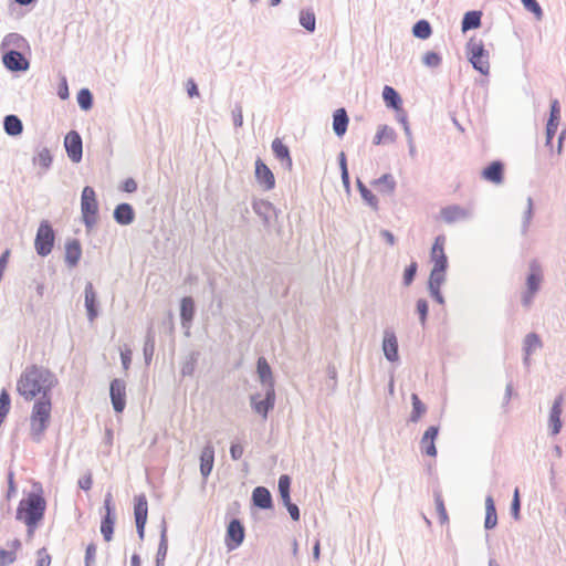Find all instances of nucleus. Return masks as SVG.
<instances>
[{
  "mask_svg": "<svg viewBox=\"0 0 566 566\" xmlns=\"http://www.w3.org/2000/svg\"><path fill=\"white\" fill-rule=\"evenodd\" d=\"M57 385L55 375L43 366L30 365L17 381V391L27 401L36 397H51V390Z\"/></svg>",
  "mask_w": 566,
  "mask_h": 566,
  "instance_id": "nucleus-1",
  "label": "nucleus"
},
{
  "mask_svg": "<svg viewBox=\"0 0 566 566\" xmlns=\"http://www.w3.org/2000/svg\"><path fill=\"white\" fill-rule=\"evenodd\" d=\"M446 237L438 235L433 242L430 252V259L433 263L430 272L428 287L431 296L439 303L444 304V298L440 292L442 284L446 282V272L448 269V258L444 253Z\"/></svg>",
  "mask_w": 566,
  "mask_h": 566,
  "instance_id": "nucleus-2",
  "label": "nucleus"
},
{
  "mask_svg": "<svg viewBox=\"0 0 566 566\" xmlns=\"http://www.w3.org/2000/svg\"><path fill=\"white\" fill-rule=\"evenodd\" d=\"M45 509L46 502L41 494L29 493L18 505L17 518L28 526L29 532H33L43 520Z\"/></svg>",
  "mask_w": 566,
  "mask_h": 566,
  "instance_id": "nucleus-3",
  "label": "nucleus"
},
{
  "mask_svg": "<svg viewBox=\"0 0 566 566\" xmlns=\"http://www.w3.org/2000/svg\"><path fill=\"white\" fill-rule=\"evenodd\" d=\"M52 397H40L32 406L30 415V436L40 442L51 423Z\"/></svg>",
  "mask_w": 566,
  "mask_h": 566,
  "instance_id": "nucleus-4",
  "label": "nucleus"
},
{
  "mask_svg": "<svg viewBox=\"0 0 566 566\" xmlns=\"http://www.w3.org/2000/svg\"><path fill=\"white\" fill-rule=\"evenodd\" d=\"M467 53L470 62L476 71L483 75L489 74V53L484 49V44L481 40L471 39L467 44Z\"/></svg>",
  "mask_w": 566,
  "mask_h": 566,
  "instance_id": "nucleus-5",
  "label": "nucleus"
},
{
  "mask_svg": "<svg viewBox=\"0 0 566 566\" xmlns=\"http://www.w3.org/2000/svg\"><path fill=\"white\" fill-rule=\"evenodd\" d=\"M82 218L87 228H92L97 221L98 203L96 193L92 187H84L81 196Z\"/></svg>",
  "mask_w": 566,
  "mask_h": 566,
  "instance_id": "nucleus-6",
  "label": "nucleus"
},
{
  "mask_svg": "<svg viewBox=\"0 0 566 566\" xmlns=\"http://www.w3.org/2000/svg\"><path fill=\"white\" fill-rule=\"evenodd\" d=\"M54 240L55 235L51 224L46 220L42 221L38 228L34 240L36 253L41 256L50 254L54 245Z\"/></svg>",
  "mask_w": 566,
  "mask_h": 566,
  "instance_id": "nucleus-7",
  "label": "nucleus"
},
{
  "mask_svg": "<svg viewBox=\"0 0 566 566\" xmlns=\"http://www.w3.org/2000/svg\"><path fill=\"white\" fill-rule=\"evenodd\" d=\"M245 533L244 527L239 520H232L226 532L224 543L228 551L237 549L244 539Z\"/></svg>",
  "mask_w": 566,
  "mask_h": 566,
  "instance_id": "nucleus-8",
  "label": "nucleus"
},
{
  "mask_svg": "<svg viewBox=\"0 0 566 566\" xmlns=\"http://www.w3.org/2000/svg\"><path fill=\"white\" fill-rule=\"evenodd\" d=\"M105 507V516L101 523V533L106 542H109L113 538L114 533V524H115V514L114 506L112 502V494L107 493L104 500Z\"/></svg>",
  "mask_w": 566,
  "mask_h": 566,
  "instance_id": "nucleus-9",
  "label": "nucleus"
},
{
  "mask_svg": "<svg viewBox=\"0 0 566 566\" xmlns=\"http://www.w3.org/2000/svg\"><path fill=\"white\" fill-rule=\"evenodd\" d=\"M531 273L527 277V293L523 297L524 305L528 306L532 302L534 294L538 291L543 275L541 266L537 262H532L530 265Z\"/></svg>",
  "mask_w": 566,
  "mask_h": 566,
  "instance_id": "nucleus-10",
  "label": "nucleus"
},
{
  "mask_svg": "<svg viewBox=\"0 0 566 566\" xmlns=\"http://www.w3.org/2000/svg\"><path fill=\"white\" fill-rule=\"evenodd\" d=\"M134 515L138 535L140 538H143L148 516V503L144 494L135 497Z\"/></svg>",
  "mask_w": 566,
  "mask_h": 566,
  "instance_id": "nucleus-11",
  "label": "nucleus"
},
{
  "mask_svg": "<svg viewBox=\"0 0 566 566\" xmlns=\"http://www.w3.org/2000/svg\"><path fill=\"white\" fill-rule=\"evenodd\" d=\"M255 179L263 190H272L275 187V177L272 170L260 158L255 160Z\"/></svg>",
  "mask_w": 566,
  "mask_h": 566,
  "instance_id": "nucleus-12",
  "label": "nucleus"
},
{
  "mask_svg": "<svg viewBox=\"0 0 566 566\" xmlns=\"http://www.w3.org/2000/svg\"><path fill=\"white\" fill-rule=\"evenodd\" d=\"M563 403H564V395L559 394L551 408L549 417H548V427L551 429V433L553 436H556L562 430V411H563Z\"/></svg>",
  "mask_w": 566,
  "mask_h": 566,
  "instance_id": "nucleus-13",
  "label": "nucleus"
},
{
  "mask_svg": "<svg viewBox=\"0 0 566 566\" xmlns=\"http://www.w3.org/2000/svg\"><path fill=\"white\" fill-rule=\"evenodd\" d=\"M111 399L114 410L122 412L126 406V386L119 379H114L111 382Z\"/></svg>",
  "mask_w": 566,
  "mask_h": 566,
  "instance_id": "nucleus-14",
  "label": "nucleus"
},
{
  "mask_svg": "<svg viewBox=\"0 0 566 566\" xmlns=\"http://www.w3.org/2000/svg\"><path fill=\"white\" fill-rule=\"evenodd\" d=\"M64 146L72 161L78 163L82 159V139L78 133L75 130L67 133Z\"/></svg>",
  "mask_w": 566,
  "mask_h": 566,
  "instance_id": "nucleus-15",
  "label": "nucleus"
},
{
  "mask_svg": "<svg viewBox=\"0 0 566 566\" xmlns=\"http://www.w3.org/2000/svg\"><path fill=\"white\" fill-rule=\"evenodd\" d=\"M3 64L10 71H25L29 67L28 60L18 51H10L4 54Z\"/></svg>",
  "mask_w": 566,
  "mask_h": 566,
  "instance_id": "nucleus-16",
  "label": "nucleus"
},
{
  "mask_svg": "<svg viewBox=\"0 0 566 566\" xmlns=\"http://www.w3.org/2000/svg\"><path fill=\"white\" fill-rule=\"evenodd\" d=\"M560 118V107L557 99H554L551 105V116L546 126V143L551 144L554 138Z\"/></svg>",
  "mask_w": 566,
  "mask_h": 566,
  "instance_id": "nucleus-17",
  "label": "nucleus"
},
{
  "mask_svg": "<svg viewBox=\"0 0 566 566\" xmlns=\"http://www.w3.org/2000/svg\"><path fill=\"white\" fill-rule=\"evenodd\" d=\"M468 211L460 206H448L440 210L439 217L446 223H454L465 219Z\"/></svg>",
  "mask_w": 566,
  "mask_h": 566,
  "instance_id": "nucleus-18",
  "label": "nucleus"
},
{
  "mask_svg": "<svg viewBox=\"0 0 566 566\" xmlns=\"http://www.w3.org/2000/svg\"><path fill=\"white\" fill-rule=\"evenodd\" d=\"M271 147L275 158L279 159L287 170H291L293 161L289 147L284 145L280 138H275Z\"/></svg>",
  "mask_w": 566,
  "mask_h": 566,
  "instance_id": "nucleus-19",
  "label": "nucleus"
},
{
  "mask_svg": "<svg viewBox=\"0 0 566 566\" xmlns=\"http://www.w3.org/2000/svg\"><path fill=\"white\" fill-rule=\"evenodd\" d=\"M438 436V428L434 426L429 427L421 439V450L423 453H426L429 457H436L437 449H436V438Z\"/></svg>",
  "mask_w": 566,
  "mask_h": 566,
  "instance_id": "nucleus-20",
  "label": "nucleus"
},
{
  "mask_svg": "<svg viewBox=\"0 0 566 566\" xmlns=\"http://www.w3.org/2000/svg\"><path fill=\"white\" fill-rule=\"evenodd\" d=\"M214 462V450L213 447L209 443L207 444L200 454V472L203 478H207L213 468Z\"/></svg>",
  "mask_w": 566,
  "mask_h": 566,
  "instance_id": "nucleus-21",
  "label": "nucleus"
},
{
  "mask_svg": "<svg viewBox=\"0 0 566 566\" xmlns=\"http://www.w3.org/2000/svg\"><path fill=\"white\" fill-rule=\"evenodd\" d=\"M382 349L388 360L395 361L398 359V342L392 332H386L382 340Z\"/></svg>",
  "mask_w": 566,
  "mask_h": 566,
  "instance_id": "nucleus-22",
  "label": "nucleus"
},
{
  "mask_svg": "<svg viewBox=\"0 0 566 566\" xmlns=\"http://www.w3.org/2000/svg\"><path fill=\"white\" fill-rule=\"evenodd\" d=\"M275 400V394L274 388L271 386V388H268L266 397L264 400L255 401L254 398H252L253 409L255 412L260 413L263 419L268 417V412L273 408Z\"/></svg>",
  "mask_w": 566,
  "mask_h": 566,
  "instance_id": "nucleus-23",
  "label": "nucleus"
},
{
  "mask_svg": "<svg viewBox=\"0 0 566 566\" xmlns=\"http://www.w3.org/2000/svg\"><path fill=\"white\" fill-rule=\"evenodd\" d=\"M482 177L493 184H501L503 180V164L493 161L482 170Z\"/></svg>",
  "mask_w": 566,
  "mask_h": 566,
  "instance_id": "nucleus-24",
  "label": "nucleus"
},
{
  "mask_svg": "<svg viewBox=\"0 0 566 566\" xmlns=\"http://www.w3.org/2000/svg\"><path fill=\"white\" fill-rule=\"evenodd\" d=\"M349 118L345 108H338L333 115V129L338 137L345 135L348 127Z\"/></svg>",
  "mask_w": 566,
  "mask_h": 566,
  "instance_id": "nucleus-25",
  "label": "nucleus"
},
{
  "mask_svg": "<svg viewBox=\"0 0 566 566\" xmlns=\"http://www.w3.org/2000/svg\"><path fill=\"white\" fill-rule=\"evenodd\" d=\"M85 307L88 319L93 322L97 317L98 313L96 306V293L92 283H87L85 286Z\"/></svg>",
  "mask_w": 566,
  "mask_h": 566,
  "instance_id": "nucleus-26",
  "label": "nucleus"
},
{
  "mask_svg": "<svg viewBox=\"0 0 566 566\" xmlns=\"http://www.w3.org/2000/svg\"><path fill=\"white\" fill-rule=\"evenodd\" d=\"M373 186L381 195H392L396 189V181L392 175L385 174L373 182Z\"/></svg>",
  "mask_w": 566,
  "mask_h": 566,
  "instance_id": "nucleus-27",
  "label": "nucleus"
},
{
  "mask_svg": "<svg viewBox=\"0 0 566 566\" xmlns=\"http://www.w3.org/2000/svg\"><path fill=\"white\" fill-rule=\"evenodd\" d=\"M253 503L261 509H270L272 506V497L268 489L258 486L252 493Z\"/></svg>",
  "mask_w": 566,
  "mask_h": 566,
  "instance_id": "nucleus-28",
  "label": "nucleus"
},
{
  "mask_svg": "<svg viewBox=\"0 0 566 566\" xmlns=\"http://www.w3.org/2000/svg\"><path fill=\"white\" fill-rule=\"evenodd\" d=\"M82 255L81 244L77 240H72L66 243L65 260L69 265L74 266L77 264Z\"/></svg>",
  "mask_w": 566,
  "mask_h": 566,
  "instance_id": "nucleus-29",
  "label": "nucleus"
},
{
  "mask_svg": "<svg viewBox=\"0 0 566 566\" xmlns=\"http://www.w3.org/2000/svg\"><path fill=\"white\" fill-rule=\"evenodd\" d=\"M21 547L19 539H13L10 543V549L7 551L0 547V566H8L17 559V552Z\"/></svg>",
  "mask_w": 566,
  "mask_h": 566,
  "instance_id": "nucleus-30",
  "label": "nucleus"
},
{
  "mask_svg": "<svg viewBox=\"0 0 566 566\" xmlns=\"http://www.w3.org/2000/svg\"><path fill=\"white\" fill-rule=\"evenodd\" d=\"M114 218L119 224H129L134 220V210L128 203H120L114 211Z\"/></svg>",
  "mask_w": 566,
  "mask_h": 566,
  "instance_id": "nucleus-31",
  "label": "nucleus"
},
{
  "mask_svg": "<svg viewBox=\"0 0 566 566\" xmlns=\"http://www.w3.org/2000/svg\"><path fill=\"white\" fill-rule=\"evenodd\" d=\"M3 127L8 135L18 136L23 130V125L20 118L15 115H8L4 117Z\"/></svg>",
  "mask_w": 566,
  "mask_h": 566,
  "instance_id": "nucleus-32",
  "label": "nucleus"
},
{
  "mask_svg": "<svg viewBox=\"0 0 566 566\" xmlns=\"http://www.w3.org/2000/svg\"><path fill=\"white\" fill-rule=\"evenodd\" d=\"M256 371L262 382L268 384L269 388L273 387L272 370L264 357L258 359Z\"/></svg>",
  "mask_w": 566,
  "mask_h": 566,
  "instance_id": "nucleus-33",
  "label": "nucleus"
},
{
  "mask_svg": "<svg viewBox=\"0 0 566 566\" xmlns=\"http://www.w3.org/2000/svg\"><path fill=\"white\" fill-rule=\"evenodd\" d=\"M497 523V515L492 496L485 499V522L484 526L488 530L493 528Z\"/></svg>",
  "mask_w": 566,
  "mask_h": 566,
  "instance_id": "nucleus-34",
  "label": "nucleus"
},
{
  "mask_svg": "<svg viewBox=\"0 0 566 566\" xmlns=\"http://www.w3.org/2000/svg\"><path fill=\"white\" fill-rule=\"evenodd\" d=\"M396 134L392 128L387 125L379 126L374 137V145L378 146L385 143H392Z\"/></svg>",
  "mask_w": 566,
  "mask_h": 566,
  "instance_id": "nucleus-35",
  "label": "nucleus"
},
{
  "mask_svg": "<svg viewBox=\"0 0 566 566\" xmlns=\"http://www.w3.org/2000/svg\"><path fill=\"white\" fill-rule=\"evenodd\" d=\"M481 11H469L464 14L462 20V31L465 32L471 29H476L481 25Z\"/></svg>",
  "mask_w": 566,
  "mask_h": 566,
  "instance_id": "nucleus-36",
  "label": "nucleus"
},
{
  "mask_svg": "<svg viewBox=\"0 0 566 566\" xmlns=\"http://www.w3.org/2000/svg\"><path fill=\"white\" fill-rule=\"evenodd\" d=\"M382 97L388 107L399 109L401 106V98L398 93L391 87L386 85L382 91Z\"/></svg>",
  "mask_w": 566,
  "mask_h": 566,
  "instance_id": "nucleus-37",
  "label": "nucleus"
},
{
  "mask_svg": "<svg viewBox=\"0 0 566 566\" xmlns=\"http://www.w3.org/2000/svg\"><path fill=\"white\" fill-rule=\"evenodd\" d=\"M195 315V303L191 297H184L180 304V316L184 323H190Z\"/></svg>",
  "mask_w": 566,
  "mask_h": 566,
  "instance_id": "nucleus-38",
  "label": "nucleus"
},
{
  "mask_svg": "<svg viewBox=\"0 0 566 566\" xmlns=\"http://www.w3.org/2000/svg\"><path fill=\"white\" fill-rule=\"evenodd\" d=\"M357 188L361 196V198L369 205L373 209H378V200L377 197L361 182L357 181Z\"/></svg>",
  "mask_w": 566,
  "mask_h": 566,
  "instance_id": "nucleus-39",
  "label": "nucleus"
},
{
  "mask_svg": "<svg viewBox=\"0 0 566 566\" xmlns=\"http://www.w3.org/2000/svg\"><path fill=\"white\" fill-rule=\"evenodd\" d=\"M412 400V413L411 421L417 422L421 416L426 412V406L420 401L416 394L411 395Z\"/></svg>",
  "mask_w": 566,
  "mask_h": 566,
  "instance_id": "nucleus-40",
  "label": "nucleus"
},
{
  "mask_svg": "<svg viewBox=\"0 0 566 566\" xmlns=\"http://www.w3.org/2000/svg\"><path fill=\"white\" fill-rule=\"evenodd\" d=\"M413 34L420 39H427L431 34V27L426 20H420L413 25Z\"/></svg>",
  "mask_w": 566,
  "mask_h": 566,
  "instance_id": "nucleus-41",
  "label": "nucleus"
},
{
  "mask_svg": "<svg viewBox=\"0 0 566 566\" xmlns=\"http://www.w3.org/2000/svg\"><path fill=\"white\" fill-rule=\"evenodd\" d=\"M300 23L310 32L315 30L316 19L311 11H302L300 14Z\"/></svg>",
  "mask_w": 566,
  "mask_h": 566,
  "instance_id": "nucleus-42",
  "label": "nucleus"
},
{
  "mask_svg": "<svg viewBox=\"0 0 566 566\" xmlns=\"http://www.w3.org/2000/svg\"><path fill=\"white\" fill-rule=\"evenodd\" d=\"M290 478L287 475H281L279 479V491L284 503L290 501Z\"/></svg>",
  "mask_w": 566,
  "mask_h": 566,
  "instance_id": "nucleus-43",
  "label": "nucleus"
},
{
  "mask_svg": "<svg viewBox=\"0 0 566 566\" xmlns=\"http://www.w3.org/2000/svg\"><path fill=\"white\" fill-rule=\"evenodd\" d=\"M77 103L83 109H85V111L90 109L92 106L91 92L86 88L81 90L77 94Z\"/></svg>",
  "mask_w": 566,
  "mask_h": 566,
  "instance_id": "nucleus-44",
  "label": "nucleus"
},
{
  "mask_svg": "<svg viewBox=\"0 0 566 566\" xmlns=\"http://www.w3.org/2000/svg\"><path fill=\"white\" fill-rule=\"evenodd\" d=\"M541 339L536 334H530L525 338V350L530 355L532 352L541 347Z\"/></svg>",
  "mask_w": 566,
  "mask_h": 566,
  "instance_id": "nucleus-45",
  "label": "nucleus"
},
{
  "mask_svg": "<svg viewBox=\"0 0 566 566\" xmlns=\"http://www.w3.org/2000/svg\"><path fill=\"white\" fill-rule=\"evenodd\" d=\"M522 3L524 4V7L533 12L535 14V17L539 20L542 19V15H543V11L539 7V4L537 3L536 0H521Z\"/></svg>",
  "mask_w": 566,
  "mask_h": 566,
  "instance_id": "nucleus-46",
  "label": "nucleus"
},
{
  "mask_svg": "<svg viewBox=\"0 0 566 566\" xmlns=\"http://www.w3.org/2000/svg\"><path fill=\"white\" fill-rule=\"evenodd\" d=\"M34 566H51V556L45 548H41L36 552V563Z\"/></svg>",
  "mask_w": 566,
  "mask_h": 566,
  "instance_id": "nucleus-47",
  "label": "nucleus"
},
{
  "mask_svg": "<svg viewBox=\"0 0 566 566\" xmlns=\"http://www.w3.org/2000/svg\"><path fill=\"white\" fill-rule=\"evenodd\" d=\"M441 57L434 52H427L423 55V63L428 66L436 67L440 64Z\"/></svg>",
  "mask_w": 566,
  "mask_h": 566,
  "instance_id": "nucleus-48",
  "label": "nucleus"
},
{
  "mask_svg": "<svg viewBox=\"0 0 566 566\" xmlns=\"http://www.w3.org/2000/svg\"><path fill=\"white\" fill-rule=\"evenodd\" d=\"M38 164L43 167L48 168L51 165L52 158L50 155V151L48 149H43L38 154V157L35 159Z\"/></svg>",
  "mask_w": 566,
  "mask_h": 566,
  "instance_id": "nucleus-49",
  "label": "nucleus"
},
{
  "mask_svg": "<svg viewBox=\"0 0 566 566\" xmlns=\"http://www.w3.org/2000/svg\"><path fill=\"white\" fill-rule=\"evenodd\" d=\"M96 557V545L91 543L87 545L85 551V563L86 566H92L94 564Z\"/></svg>",
  "mask_w": 566,
  "mask_h": 566,
  "instance_id": "nucleus-50",
  "label": "nucleus"
},
{
  "mask_svg": "<svg viewBox=\"0 0 566 566\" xmlns=\"http://www.w3.org/2000/svg\"><path fill=\"white\" fill-rule=\"evenodd\" d=\"M417 312L420 315L421 323L424 324L428 315V302L423 298L417 302Z\"/></svg>",
  "mask_w": 566,
  "mask_h": 566,
  "instance_id": "nucleus-51",
  "label": "nucleus"
},
{
  "mask_svg": "<svg viewBox=\"0 0 566 566\" xmlns=\"http://www.w3.org/2000/svg\"><path fill=\"white\" fill-rule=\"evenodd\" d=\"M416 272H417V263L416 262H412L406 270H405V273H403V282L406 285H409L415 275H416Z\"/></svg>",
  "mask_w": 566,
  "mask_h": 566,
  "instance_id": "nucleus-52",
  "label": "nucleus"
},
{
  "mask_svg": "<svg viewBox=\"0 0 566 566\" xmlns=\"http://www.w3.org/2000/svg\"><path fill=\"white\" fill-rule=\"evenodd\" d=\"M93 485V479H92V474L91 473H86L84 474L80 480H78V486L85 491H88L91 490Z\"/></svg>",
  "mask_w": 566,
  "mask_h": 566,
  "instance_id": "nucleus-53",
  "label": "nucleus"
},
{
  "mask_svg": "<svg viewBox=\"0 0 566 566\" xmlns=\"http://www.w3.org/2000/svg\"><path fill=\"white\" fill-rule=\"evenodd\" d=\"M436 507H437V512L439 514L440 520L442 522H446L448 520V515H447V510H446L444 503L441 499H438L436 501Z\"/></svg>",
  "mask_w": 566,
  "mask_h": 566,
  "instance_id": "nucleus-54",
  "label": "nucleus"
},
{
  "mask_svg": "<svg viewBox=\"0 0 566 566\" xmlns=\"http://www.w3.org/2000/svg\"><path fill=\"white\" fill-rule=\"evenodd\" d=\"M518 512H520V494H518V489H515L514 499L512 502V513L515 518L518 517Z\"/></svg>",
  "mask_w": 566,
  "mask_h": 566,
  "instance_id": "nucleus-55",
  "label": "nucleus"
},
{
  "mask_svg": "<svg viewBox=\"0 0 566 566\" xmlns=\"http://www.w3.org/2000/svg\"><path fill=\"white\" fill-rule=\"evenodd\" d=\"M122 364L125 370L129 368L132 361V352L130 349L122 350L120 353Z\"/></svg>",
  "mask_w": 566,
  "mask_h": 566,
  "instance_id": "nucleus-56",
  "label": "nucleus"
},
{
  "mask_svg": "<svg viewBox=\"0 0 566 566\" xmlns=\"http://www.w3.org/2000/svg\"><path fill=\"white\" fill-rule=\"evenodd\" d=\"M122 189L126 192H134L136 191L137 189V184L136 181L133 179V178H127L124 182H123V187Z\"/></svg>",
  "mask_w": 566,
  "mask_h": 566,
  "instance_id": "nucleus-57",
  "label": "nucleus"
},
{
  "mask_svg": "<svg viewBox=\"0 0 566 566\" xmlns=\"http://www.w3.org/2000/svg\"><path fill=\"white\" fill-rule=\"evenodd\" d=\"M230 453L233 460H239L243 455V447L240 444H232Z\"/></svg>",
  "mask_w": 566,
  "mask_h": 566,
  "instance_id": "nucleus-58",
  "label": "nucleus"
},
{
  "mask_svg": "<svg viewBox=\"0 0 566 566\" xmlns=\"http://www.w3.org/2000/svg\"><path fill=\"white\" fill-rule=\"evenodd\" d=\"M286 507H287V511L291 515V517L294 520V521H298L300 520V511H298V507L291 503V501H289L287 503H285Z\"/></svg>",
  "mask_w": 566,
  "mask_h": 566,
  "instance_id": "nucleus-59",
  "label": "nucleus"
},
{
  "mask_svg": "<svg viewBox=\"0 0 566 566\" xmlns=\"http://www.w3.org/2000/svg\"><path fill=\"white\" fill-rule=\"evenodd\" d=\"M340 167H342V178L345 184H348L349 177H348V170L346 166V159L345 155L342 153L340 155Z\"/></svg>",
  "mask_w": 566,
  "mask_h": 566,
  "instance_id": "nucleus-60",
  "label": "nucleus"
},
{
  "mask_svg": "<svg viewBox=\"0 0 566 566\" xmlns=\"http://www.w3.org/2000/svg\"><path fill=\"white\" fill-rule=\"evenodd\" d=\"M187 91H188V95L190 97L199 95L197 85H196V83L192 80L188 81Z\"/></svg>",
  "mask_w": 566,
  "mask_h": 566,
  "instance_id": "nucleus-61",
  "label": "nucleus"
},
{
  "mask_svg": "<svg viewBox=\"0 0 566 566\" xmlns=\"http://www.w3.org/2000/svg\"><path fill=\"white\" fill-rule=\"evenodd\" d=\"M144 352H145L146 360L147 361L150 360L151 356H153V353H154V344L153 343H146Z\"/></svg>",
  "mask_w": 566,
  "mask_h": 566,
  "instance_id": "nucleus-62",
  "label": "nucleus"
},
{
  "mask_svg": "<svg viewBox=\"0 0 566 566\" xmlns=\"http://www.w3.org/2000/svg\"><path fill=\"white\" fill-rule=\"evenodd\" d=\"M319 554H321V544H319V541H316L314 544V547H313V556H314L315 560L319 559Z\"/></svg>",
  "mask_w": 566,
  "mask_h": 566,
  "instance_id": "nucleus-63",
  "label": "nucleus"
},
{
  "mask_svg": "<svg viewBox=\"0 0 566 566\" xmlns=\"http://www.w3.org/2000/svg\"><path fill=\"white\" fill-rule=\"evenodd\" d=\"M382 237L386 239V241L390 244V245H394L395 244V237L391 232L389 231H382Z\"/></svg>",
  "mask_w": 566,
  "mask_h": 566,
  "instance_id": "nucleus-64",
  "label": "nucleus"
}]
</instances>
